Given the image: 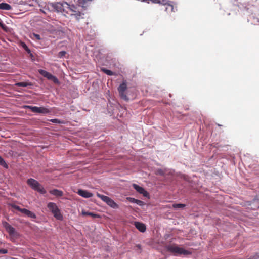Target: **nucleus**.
Instances as JSON below:
<instances>
[{
	"label": "nucleus",
	"instance_id": "f257e3e1",
	"mask_svg": "<svg viewBox=\"0 0 259 259\" xmlns=\"http://www.w3.org/2000/svg\"><path fill=\"white\" fill-rule=\"evenodd\" d=\"M66 5L67 3L66 2H49L45 6L44 9L48 10V11L61 13L65 16V12H66L65 6Z\"/></svg>",
	"mask_w": 259,
	"mask_h": 259
},
{
	"label": "nucleus",
	"instance_id": "f03ea898",
	"mask_svg": "<svg viewBox=\"0 0 259 259\" xmlns=\"http://www.w3.org/2000/svg\"><path fill=\"white\" fill-rule=\"evenodd\" d=\"M165 248L166 251L171 253L173 255L176 256H181L182 255H188L191 254L190 251L181 247L175 243L166 245Z\"/></svg>",
	"mask_w": 259,
	"mask_h": 259
},
{
	"label": "nucleus",
	"instance_id": "7ed1b4c3",
	"mask_svg": "<svg viewBox=\"0 0 259 259\" xmlns=\"http://www.w3.org/2000/svg\"><path fill=\"white\" fill-rule=\"evenodd\" d=\"M27 184L32 189L37 191L41 194H45L47 193L44 187L37 180L33 178L28 179L27 180Z\"/></svg>",
	"mask_w": 259,
	"mask_h": 259
},
{
	"label": "nucleus",
	"instance_id": "20e7f679",
	"mask_svg": "<svg viewBox=\"0 0 259 259\" xmlns=\"http://www.w3.org/2000/svg\"><path fill=\"white\" fill-rule=\"evenodd\" d=\"M50 211L53 214L54 218L59 221L63 220V216L61 213L60 209L54 202H50L47 204Z\"/></svg>",
	"mask_w": 259,
	"mask_h": 259
},
{
	"label": "nucleus",
	"instance_id": "39448f33",
	"mask_svg": "<svg viewBox=\"0 0 259 259\" xmlns=\"http://www.w3.org/2000/svg\"><path fill=\"white\" fill-rule=\"evenodd\" d=\"M96 195L98 198H100L112 208L118 209L119 208V205L109 197L101 194L98 192H97Z\"/></svg>",
	"mask_w": 259,
	"mask_h": 259
},
{
	"label": "nucleus",
	"instance_id": "423d86ee",
	"mask_svg": "<svg viewBox=\"0 0 259 259\" xmlns=\"http://www.w3.org/2000/svg\"><path fill=\"white\" fill-rule=\"evenodd\" d=\"M127 90V82L126 81H123L117 88L120 98L125 101H128L129 98L126 96L125 91Z\"/></svg>",
	"mask_w": 259,
	"mask_h": 259
},
{
	"label": "nucleus",
	"instance_id": "0eeeda50",
	"mask_svg": "<svg viewBox=\"0 0 259 259\" xmlns=\"http://www.w3.org/2000/svg\"><path fill=\"white\" fill-rule=\"evenodd\" d=\"M38 73L43 76L44 77L47 78L48 79L50 80H52L55 84H59V80L55 76L52 75L48 71L43 70V69H39L38 70Z\"/></svg>",
	"mask_w": 259,
	"mask_h": 259
},
{
	"label": "nucleus",
	"instance_id": "6e6552de",
	"mask_svg": "<svg viewBox=\"0 0 259 259\" xmlns=\"http://www.w3.org/2000/svg\"><path fill=\"white\" fill-rule=\"evenodd\" d=\"M2 224L10 236L12 237H18L19 236V234L17 232L15 229L8 222L4 221L2 222Z\"/></svg>",
	"mask_w": 259,
	"mask_h": 259
},
{
	"label": "nucleus",
	"instance_id": "1a4fd4ad",
	"mask_svg": "<svg viewBox=\"0 0 259 259\" xmlns=\"http://www.w3.org/2000/svg\"><path fill=\"white\" fill-rule=\"evenodd\" d=\"M32 112L45 115L51 113V110L50 109L44 106H34Z\"/></svg>",
	"mask_w": 259,
	"mask_h": 259
},
{
	"label": "nucleus",
	"instance_id": "9d476101",
	"mask_svg": "<svg viewBox=\"0 0 259 259\" xmlns=\"http://www.w3.org/2000/svg\"><path fill=\"white\" fill-rule=\"evenodd\" d=\"M132 186L137 192L141 194H142L143 196L148 198H150L149 193L143 187L135 183L133 184Z\"/></svg>",
	"mask_w": 259,
	"mask_h": 259
},
{
	"label": "nucleus",
	"instance_id": "9b49d317",
	"mask_svg": "<svg viewBox=\"0 0 259 259\" xmlns=\"http://www.w3.org/2000/svg\"><path fill=\"white\" fill-rule=\"evenodd\" d=\"M77 193L79 196L85 198H89L93 196V194L89 191L84 189H78Z\"/></svg>",
	"mask_w": 259,
	"mask_h": 259
},
{
	"label": "nucleus",
	"instance_id": "f8f14e48",
	"mask_svg": "<svg viewBox=\"0 0 259 259\" xmlns=\"http://www.w3.org/2000/svg\"><path fill=\"white\" fill-rule=\"evenodd\" d=\"M248 205L251 206V208L255 209L259 207V197L256 196L251 201H248Z\"/></svg>",
	"mask_w": 259,
	"mask_h": 259
},
{
	"label": "nucleus",
	"instance_id": "ddd939ff",
	"mask_svg": "<svg viewBox=\"0 0 259 259\" xmlns=\"http://www.w3.org/2000/svg\"><path fill=\"white\" fill-rule=\"evenodd\" d=\"M134 225L136 229L141 232L144 233L145 232L146 230V227L144 223L140 222H135Z\"/></svg>",
	"mask_w": 259,
	"mask_h": 259
},
{
	"label": "nucleus",
	"instance_id": "4468645a",
	"mask_svg": "<svg viewBox=\"0 0 259 259\" xmlns=\"http://www.w3.org/2000/svg\"><path fill=\"white\" fill-rule=\"evenodd\" d=\"M66 9L65 14H69V12H72L74 13V12H76V10L78 9V8L76 6L72 4L70 5L67 3V5L65 6Z\"/></svg>",
	"mask_w": 259,
	"mask_h": 259
},
{
	"label": "nucleus",
	"instance_id": "2eb2a0df",
	"mask_svg": "<svg viewBox=\"0 0 259 259\" xmlns=\"http://www.w3.org/2000/svg\"><path fill=\"white\" fill-rule=\"evenodd\" d=\"M127 200L131 203H135L140 206H144L145 204V202H144L143 201L138 200V199H136L133 197H128Z\"/></svg>",
	"mask_w": 259,
	"mask_h": 259
},
{
	"label": "nucleus",
	"instance_id": "dca6fc26",
	"mask_svg": "<svg viewBox=\"0 0 259 259\" xmlns=\"http://www.w3.org/2000/svg\"><path fill=\"white\" fill-rule=\"evenodd\" d=\"M49 193L51 194L54 195L56 197H61L63 195V191L61 190L57 189H54L51 190L49 191Z\"/></svg>",
	"mask_w": 259,
	"mask_h": 259
},
{
	"label": "nucleus",
	"instance_id": "f3484780",
	"mask_svg": "<svg viewBox=\"0 0 259 259\" xmlns=\"http://www.w3.org/2000/svg\"><path fill=\"white\" fill-rule=\"evenodd\" d=\"M92 0H78V5L82 8H86L90 4Z\"/></svg>",
	"mask_w": 259,
	"mask_h": 259
},
{
	"label": "nucleus",
	"instance_id": "a211bd4d",
	"mask_svg": "<svg viewBox=\"0 0 259 259\" xmlns=\"http://www.w3.org/2000/svg\"><path fill=\"white\" fill-rule=\"evenodd\" d=\"M23 213H24L27 217L35 219L36 218V215L34 212H33L26 208H25L24 210H23Z\"/></svg>",
	"mask_w": 259,
	"mask_h": 259
},
{
	"label": "nucleus",
	"instance_id": "6ab92c4d",
	"mask_svg": "<svg viewBox=\"0 0 259 259\" xmlns=\"http://www.w3.org/2000/svg\"><path fill=\"white\" fill-rule=\"evenodd\" d=\"M82 214L83 215H84V216L85 215L91 216V217H92L93 218H97L99 217V215L98 214L92 212L86 211L85 210H82Z\"/></svg>",
	"mask_w": 259,
	"mask_h": 259
},
{
	"label": "nucleus",
	"instance_id": "aec40b11",
	"mask_svg": "<svg viewBox=\"0 0 259 259\" xmlns=\"http://www.w3.org/2000/svg\"><path fill=\"white\" fill-rule=\"evenodd\" d=\"M12 9L11 5L6 3H0V9L5 10H10Z\"/></svg>",
	"mask_w": 259,
	"mask_h": 259
},
{
	"label": "nucleus",
	"instance_id": "412c9836",
	"mask_svg": "<svg viewBox=\"0 0 259 259\" xmlns=\"http://www.w3.org/2000/svg\"><path fill=\"white\" fill-rule=\"evenodd\" d=\"M16 85L17 87H26L28 86H32L33 83L31 82H17Z\"/></svg>",
	"mask_w": 259,
	"mask_h": 259
},
{
	"label": "nucleus",
	"instance_id": "4be33fe9",
	"mask_svg": "<svg viewBox=\"0 0 259 259\" xmlns=\"http://www.w3.org/2000/svg\"><path fill=\"white\" fill-rule=\"evenodd\" d=\"M101 70L107 75L112 76L114 74V72L111 70L108 69L104 67L101 68Z\"/></svg>",
	"mask_w": 259,
	"mask_h": 259
},
{
	"label": "nucleus",
	"instance_id": "5701e85b",
	"mask_svg": "<svg viewBox=\"0 0 259 259\" xmlns=\"http://www.w3.org/2000/svg\"><path fill=\"white\" fill-rule=\"evenodd\" d=\"M0 165L2 166L6 169H8L9 166L6 162L4 159L0 155Z\"/></svg>",
	"mask_w": 259,
	"mask_h": 259
},
{
	"label": "nucleus",
	"instance_id": "b1692460",
	"mask_svg": "<svg viewBox=\"0 0 259 259\" xmlns=\"http://www.w3.org/2000/svg\"><path fill=\"white\" fill-rule=\"evenodd\" d=\"M9 205L12 208L18 210L19 211L22 212V213L23 212V210H24V209H25V208H21L19 206H18L15 204L11 203V204H10Z\"/></svg>",
	"mask_w": 259,
	"mask_h": 259
},
{
	"label": "nucleus",
	"instance_id": "393cba45",
	"mask_svg": "<svg viewBox=\"0 0 259 259\" xmlns=\"http://www.w3.org/2000/svg\"><path fill=\"white\" fill-rule=\"evenodd\" d=\"M50 121L55 124H62L64 123L63 120H61L57 118H53L50 120Z\"/></svg>",
	"mask_w": 259,
	"mask_h": 259
},
{
	"label": "nucleus",
	"instance_id": "a878e982",
	"mask_svg": "<svg viewBox=\"0 0 259 259\" xmlns=\"http://www.w3.org/2000/svg\"><path fill=\"white\" fill-rule=\"evenodd\" d=\"M0 27L5 31L7 32L9 30L8 27H7L0 19Z\"/></svg>",
	"mask_w": 259,
	"mask_h": 259
},
{
	"label": "nucleus",
	"instance_id": "bb28decb",
	"mask_svg": "<svg viewBox=\"0 0 259 259\" xmlns=\"http://www.w3.org/2000/svg\"><path fill=\"white\" fill-rule=\"evenodd\" d=\"M155 174L156 175H160L161 176H164L165 172V171L164 170H163L162 169L158 168L157 169H156Z\"/></svg>",
	"mask_w": 259,
	"mask_h": 259
},
{
	"label": "nucleus",
	"instance_id": "cd10ccee",
	"mask_svg": "<svg viewBox=\"0 0 259 259\" xmlns=\"http://www.w3.org/2000/svg\"><path fill=\"white\" fill-rule=\"evenodd\" d=\"M81 12L78 9L76 10V12H74L73 13L70 14L71 15L75 16L76 18L77 19H79L81 16Z\"/></svg>",
	"mask_w": 259,
	"mask_h": 259
},
{
	"label": "nucleus",
	"instance_id": "c85d7f7f",
	"mask_svg": "<svg viewBox=\"0 0 259 259\" xmlns=\"http://www.w3.org/2000/svg\"><path fill=\"white\" fill-rule=\"evenodd\" d=\"M159 4L168 6L171 4V1L169 0H160Z\"/></svg>",
	"mask_w": 259,
	"mask_h": 259
},
{
	"label": "nucleus",
	"instance_id": "c756f323",
	"mask_svg": "<svg viewBox=\"0 0 259 259\" xmlns=\"http://www.w3.org/2000/svg\"><path fill=\"white\" fill-rule=\"evenodd\" d=\"M173 206L175 208H183L186 206V205L183 203H176L174 204Z\"/></svg>",
	"mask_w": 259,
	"mask_h": 259
},
{
	"label": "nucleus",
	"instance_id": "7c9ffc66",
	"mask_svg": "<svg viewBox=\"0 0 259 259\" xmlns=\"http://www.w3.org/2000/svg\"><path fill=\"white\" fill-rule=\"evenodd\" d=\"M66 54V52L65 51H61L58 53V56L60 58H63Z\"/></svg>",
	"mask_w": 259,
	"mask_h": 259
},
{
	"label": "nucleus",
	"instance_id": "2f4dec72",
	"mask_svg": "<svg viewBox=\"0 0 259 259\" xmlns=\"http://www.w3.org/2000/svg\"><path fill=\"white\" fill-rule=\"evenodd\" d=\"M22 47L25 50L26 52H29V48L25 42H22L21 44Z\"/></svg>",
	"mask_w": 259,
	"mask_h": 259
},
{
	"label": "nucleus",
	"instance_id": "473e14b6",
	"mask_svg": "<svg viewBox=\"0 0 259 259\" xmlns=\"http://www.w3.org/2000/svg\"><path fill=\"white\" fill-rule=\"evenodd\" d=\"M22 47L25 50L26 52H29V48L25 42H22L21 44Z\"/></svg>",
	"mask_w": 259,
	"mask_h": 259
},
{
	"label": "nucleus",
	"instance_id": "72a5a7b5",
	"mask_svg": "<svg viewBox=\"0 0 259 259\" xmlns=\"http://www.w3.org/2000/svg\"><path fill=\"white\" fill-rule=\"evenodd\" d=\"M173 3L174 2L172 1H171V4H170L168 6L171 7V10L172 12H175L177 11V7H174V5H172Z\"/></svg>",
	"mask_w": 259,
	"mask_h": 259
},
{
	"label": "nucleus",
	"instance_id": "f704fd0d",
	"mask_svg": "<svg viewBox=\"0 0 259 259\" xmlns=\"http://www.w3.org/2000/svg\"><path fill=\"white\" fill-rule=\"evenodd\" d=\"M33 107H34L33 106H31V105H24V106H23V108L25 109H29L30 110H31L32 112Z\"/></svg>",
	"mask_w": 259,
	"mask_h": 259
},
{
	"label": "nucleus",
	"instance_id": "c9c22d12",
	"mask_svg": "<svg viewBox=\"0 0 259 259\" xmlns=\"http://www.w3.org/2000/svg\"><path fill=\"white\" fill-rule=\"evenodd\" d=\"M8 252V250L6 249H0V254H5Z\"/></svg>",
	"mask_w": 259,
	"mask_h": 259
},
{
	"label": "nucleus",
	"instance_id": "e433bc0d",
	"mask_svg": "<svg viewBox=\"0 0 259 259\" xmlns=\"http://www.w3.org/2000/svg\"><path fill=\"white\" fill-rule=\"evenodd\" d=\"M33 36L37 39V40H40L41 38V37L40 36L39 34H36V33H33Z\"/></svg>",
	"mask_w": 259,
	"mask_h": 259
},
{
	"label": "nucleus",
	"instance_id": "4c0bfd02",
	"mask_svg": "<svg viewBox=\"0 0 259 259\" xmlns=\"http://www.w3.org/2000/svg\"><path fill=\"white\" fill-rule=\"evenodd\" d=\"M27 53L29 55V56L31 58V60H34V56L33 55V54L31 53L30 49H29V52H27Z\"/></svg>",
	"mask_w": 259,
	"mask_h": 259
},
{
	"label": "nucleus",
	"instance_id": "58836bf2",
	"mask_svg": "<svg viewBox=\"0 0 259 259\" xmlns=\"http://www.w3.org/2000/svg\"><path fill=\"white\" fill-rule=\"evenodd\" d=\"M151 1L153 3H154V4H159V3L160 2V0H151Z\"/></svg>",
	"mask_w": 259,
	"mask_h": 259
},
{
	"label": "nucleus",
	"instance_id": "ea45409f",
	"mask_svg": "<svg viewBox=\"0 0 259 259\" xmlns=\"http://www.w3.org/2000/svg\"><path fill=\"white\" fill-rule=\"evenodd\" d=\"M46 10H45V9L44 8V10H41V11H42V13H45V14H46Z\"/></svg>",
	"mask_w": 259,
	"mask_h": 259
},
{
	"label": "nucleus",
	"instance_id": "a19ab883",
	"mask_svg": "<svg viewBox=\"0 0 259 259\" xmlns=\"http://www.w3.org/2000/svg\"><path fill=\"white\" fill-rule=\"evenodd\" d=\"M148 0H141L142 2H147Z\"/></svg>",
	"mask_w": 259,
	"mask_h": 259
},
{
	"label": "nucleus",
	"instance_id": "79ce46f5",
	"mask_svg": "<svg viewBox=\"0 0 259 259\" xmlns=\"http://www.w3.org/2000/svg\"><path fill=\"white\" fill-rule=\"evenodd\" d=\"M137 246L138 247V248H140L141 247V245L140 244H138L137 245Z\"/></svg>",
	"mask_w": 259,
	"mask_h": 259
},
{
	"label": "nucleus",
	"instance_id": "37998d69",
	"mask_svg": "<svg viewBox=\"0 0 259 259\" xmlns=\"http://www.w3.org/2000/svg\"><path fill=\"white\" fill-rule=\"evenodd\" d=\"M256 22H259V19L258 18H256Z\"/></svg>",
	"mask_w": 259,
	"mask_h": 259
}]
</instances>
